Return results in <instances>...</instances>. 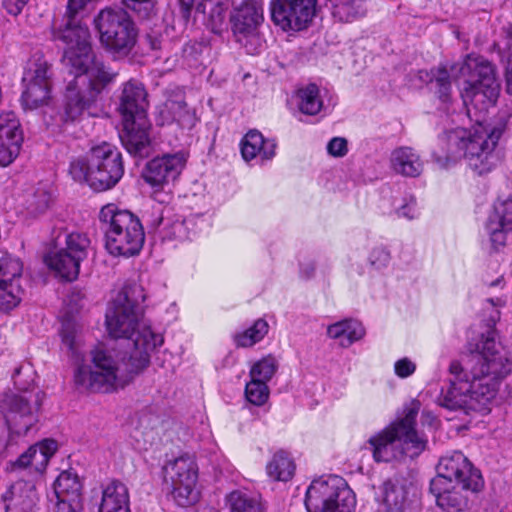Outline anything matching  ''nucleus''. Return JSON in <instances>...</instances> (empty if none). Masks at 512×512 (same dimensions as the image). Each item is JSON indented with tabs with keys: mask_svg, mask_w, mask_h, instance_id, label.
Here are the masks:
<instances>
[{
	"mask_svg": "<svg viewBox=\"0 0 512 512\" xmlns=\"http://www.w3.org/2000/svg\"><path fill=\"white\" fill-rule=\"evenodd\" d=\"M179 4L182 17L185 20H188L190 17L192 7L194 5V0H179Z\"/></svg>",
	"mask_w": 512,
	"mask_h": 512,
	"instance_id": "obj_63",
	"label": "nucleus"
},
{
	"mask_svg": "<svg viewBox=\"0 0 512 512\" xmlns=\"http://www.w3.org/2000/svg\"><path fill=\"white\" fill-rule=\"evenodd\" d=\"M28 0H3V7L11 15H18L23 10Z\"/></svg>",
	"mask_w": 512,
	"mask_h": 512,
	"instance_id": "obj_62",
	"label": "nucleus"
},
{
	"mask_svg": "<svg viewBox=\"0 0 512 512\" xmlns=\"http://www.w3.org/2000/svg\"><path fill=\"white\" fill-rule=\"evenodd\" d=\"M507 45L509 50L508 65L506 71V81L508 90H512V22L506 29Z\"/></svg>",
	"mask_w": 512,
	"mask_h": 512,
	"instance_id": "obj_59",
	"label": "nucleus"
},
{
	"mask_svg": "<svg viewBox=\"0 0 512 512\" xmlns=\"http://www.w3.org/2000/svg\"><path fill=\"white\" fill-rule=\"evenodd\" d=\"M364 326L357 320L345 319L328 326L327 335L331 339L337 340L343 348L351 346L354 342L361 340L365 336Z\"/></svg>",
	"mask_w": 512,
	"mask_h": 512,
	"instance_id": "obj_33",
	"label": "nucleus"
},
{
	"mask_svg": "<svg viewBox=\"0 0 512 512\" xmlns=\"http://www.w3.org/2000/svg\"><path fill=\"white\" fill-rule=\"evenodd\" d=\"M94 60L90 44L66 48L62 57L64 66L76 80L80 75H85Z\"/></svg>",
	"mask_w": 512,
	"mask_h": 512,
	"instance_id": "obj_34",
	"label": "nucleus"
},
{
	"mask_svg": "<svg viewBox=\"0 0 512 512\" xmlns=\"http://www.w3.org/2000/svg\"><path fill=\"white\" fill-rule=\"evenodd\" d=\"M43 397L41 390L3 396L0 411L11 434L25 436L36 426Z\"/></svg>",
	"mask_w": 512,
	"mask_h": 512,
	"instance_id": "obj_10",
	"label": "nucleus"
},
{
	"mask_svg": "<svg viewBox=\"0 0 512 512\" xmlns=\"http://www.w3.org/2000/svg\"><path fill=\"white\" fill-rule=\"evenodd\" d=\"M504 130V123L494 126L478 123L469 130H452L445 136L449 146L445 159L456 160L463 157L473 172L479 176L485 175L496 166L498 157L495 148Z\"/></svg>",
	"mask_w": 512,
	"mask_h": 512,
	"instance_id": "obj_3",
	"label": "nucleus"
},
{
	"mask_svg": "<svg viewBox=\"0 0 512 512\" xmlns=\"http://www.w3.org/2000/svg\"><path fill=\"white\" fill-rule=\"evenodd\" d=\"M56 450V441L45 439L36 445L30 446L15 461L11 462L10 470L13 472L30 468L37 473H42Z\"/></svg>",
	"mask_w": 512,
	"mask_h": 512,
	"instance_id": "obj_23",
	"label": "nucleus"
},
{
	"mask_svg": "<svg viewBox=\"0 0 512 512\" xmlns=\"http://www.w3.org/2000/svg\"><path fill=\"white\" fill-rule=\"evenodd\" d=\"M419 410L420 402L414 400L405 407L404 417L395 422L402 456L418 457L427 447V438L415 430Z\"/></svg>",
	"mask_w": 512,
	"mask_h": 512,
	"instance_id": "obj_17",
	"label": "nucleus"
},
{
	"mask_svg": "<svg viewBox=\"0 0 512 512\" xmlns=\"http://www.w3.org/2000/svg\"><path fill=\"white\" fill-rule=\"evenodd\" d=\"M207 7H209V13L206 26L215 34H221L223 31H226L228 27L226 21L228 6L222 2L214 3L210 0H206L204 3L198 5L197 10L203 8L204 12Z\"/></svg>",
	"mask_w": 512,
	"mask_h": 512,
	"instance_id": "obj_39",
	"label": "nucleus"
},
{
	"mask_svg": "<svg viewBox=\"0 0 512 512\" xmlns=\"http://www.w3.org/2000/svg\"><path fill=\"white\" fill-rule=\"evenodd\" d=\"M23 264L17 257L8 253L0 256V313H6L19 305L23 289L19 284Z\"/></svg>",
	"mask_w": 512,
	"mask_h": 512,
	"instance_id": "obj_14",
	"label": "nucleus"
},
{
	"mask_svg": "<svg viewBox=\"0 0 512 512\" xmlns=\"http://www.w3.org/2000/svg\"><path fill=\"white\" fill-rule=\"evenodd\" d=\"M82 484L78 476L71 471H63L54 483L57 499L76 501L81 500Z\"/></svg>",
	"mask_w": 512,
	"mask_h": 512,
	"instance_id": "obj_37",
	"label": "nucleus"
},
{
	"mask_svg": "<svg viewBox=\"0 0 512 512\" xmlns=\"http://www.w3.org/2000/svg\"><path fill=\"white\" fill-rule=\"evenodd\" d=\"M22 144L11 142L5 145L3 139H0V167H7L18 157Z\"/></svg>",
	"mask_w": 512,
	"mask_h": 512,
	"instance_id": "obj_54",
	"label": "nucleus"
},
{
	"mask_svg": "<svg viewBox=\"0 0 512 512\" xmlns=\"http://www.w3.org/2000/svg\"><path fill=\"white\" fill-rule=\"evenodd\" d=\"M62 343L67 347L68 351L71 352L75 358L81 357L80 342L81 338L78 334L76 324L71 321H65L62 323L61 328Z\"/></svg>",
	"mask_w": 512,
	"mask_h": 512,
	"instance_id": "obj_50",
	"label": "nucleus"
},
{
	"mask_svg": "<svg viewBox=\"0 0 512 512\" xmlns=\"http://www.w3.org/2000/svg\"><path fill=\"white\" fill-rule=\"evenodd\" d=\"M89 247L90 240L86 235L71 233L66 237V248L64 250L82 262L88 255Z\"/></svg>",
	"mask_w": 512,
	"mask_h": 512,
	"instance_id": "obj_49",
	"label": "nucleus"
},
{
	"mask_svg": "<svg viewBox=\"0 0 512 512\" xmlns=\"http://www.w3.org/2000/svg\"><path fill=\"white\" fill-rule=\"evenodd\" d=\"M145 299L146 295L141 285L126 284L106 311L105 322L109 335L113 338L132 339V342L129 343L130 350H133V342L144 327L156 333L143 317Z\"/></svg>",
	"mask_w": 512,
	"mask_h": 512,
	"instance_id": "obj_5",
	"label": "nucleus"
},
{
	"mask_svg": "<svg viewBox=\"0 0 512 512\" xmlns=\"http://www.w3.org/2000/svg\"><path fill=\"white\" fill-rule=\"evenodd\" d=\"M54 38L65 43L67 48L80 47L89 44V30L75 18L68 17L64 28L54 32Z\"/></svg>",
	"mask_w": 512,
	"mask_h": 512,
	"instance_id": "obj_36",
	"label": "nucleus"
},
{
	"mask_svg": "<svg viewBox=\"0 0 512 512\" xmlns=\"http://www.w3.org/2000/svg\"><path fill=\"white\" fill-rule=\"evenodd\" d=\"M22 104L25 109H37L48 103L50 99L51 83H24Z\"/></svg>",
	"mask_w": 512,
	"mask_h": 512,
	"instance_id": "obj_38",
	"label": "nucleus"
},
{
	"mask_svg": "<svg viewBox=\"0 0 512 512\" xmlns=\"http://www.w3.org/2000/svg\"><path fill=\"white\" fill-rule=\"evenodd\" d=\"M398 217L406 219H414L418 216L416 208V199L413 196H406L402 199L401 204L395 208Z\"/></svg>",
	"mask_w": 512,
	"mask_h": 512,
	"instance_id": "obj_55",
	"label": "nucleus"
},
{
	"mask_svg": "<svg viewBox=\"0 0 512 512\" xmlns=\"http://www.w3.org/2000/svg\"><path fill=\"white\" fill-rule=\"evenodd\" d=\"M229 512H264L261 495L248 488H239L231 491L225 497Z\"/></svg>",
	"mask_w": 512,
	"mask_h": 512,
	"instance_id": "obj_32",
	"label": "nucleus"
},
{
	"mask_svg": "<svg viewBox=\"0 0 512 512\" xmlns=\"http://www.w3.org/2000/svg\"><path fill=\"white\" fill-rule=\"evenodd\" d=\"M423 166L420 155L411 147L401 146L391 152L390 167L396 174L418 177L423 171Z\"/></svg>",
	"mask_w": 512,
	"mask_h": 512,
	"instance_id": "obj_28",
	"label": "nucleus"
},
{
	"mask_svg": "<svg viewBox=\"0 0 512 512\" xmlns=\"http://www.w3.org/2000/svg\"><path fill=\"white\" fill-rule=\"evenodd\" d=\"M151 225L155 229H160L163 238L173 240L186 237L184 221L180 217L173 218L170 208H154Z\"/></svg>",
	"mask_w": 512,
	"mask_h": 512,
	"instance_id": "obj_31",
	"label": "nucleus"
},
{
	"mask_svg": "<svg viewBox=\"0 0 512 512\" xmlns=\"http://www.w3.org/2000/svg\"><path fill=\"white\" fill-rule=\"evenodd\" d=\"M294 471L293 461L283 451L274 454L272 460L267 464V473L274 480L288 481L292 478Z\"/></svg>",
	"mask_w": 512,
	"mask_h": 512,
	"instance_id": "obj_42",
	"label": "nucleus"
},
{
	"mask_svg": "<svg viewBox=\"0 0 512 512\" xmlns=\"http://www.w3.org/2000/svg\"><path fill=\"white\" fill-rule=\"evenodd\" d=\"M69 173L75 181L87 183L102 192L113 188L124 174L122 155L112 144L93 146L86 157L74 159Z\"/></svg>",
	"mask_w": 512,
	"mask_h": 512,
	"instance_id": "obj_4",
	"label": "nucleus"
},
{
	"mask_svg": "<svg viewBox=\"0 0 512 512\" xmlns=\"http://www.w3.org/2000/svg\"><path fill=\"white\" fill-rule=\"evenodd\" d=\"M163 336L144 327L133 342V350L116 353L104 347L91 351V365L75 371L76 385L92 392H110L123 386L134 374L146 368L151 353L163 344Z\"/></svg>",
	"mask_w": 512,
	"mask_h": 512,
	"instance_id": "obj_2",
	"label": "nucleus"
},
{
	"mask_svg": "<svg viewBox=\"0 0 512 512\" xmlns=\"http://www.w3.org/2000/svg\"><path fill=\"white\" fill-rule=\"evenodd\" d=\"M425 76L435 84V93L439 100L444 104H449L452 101V87L450 76L445 67H438L431 70V72H424Z\"/></svg>",
	"mask_w": 512,
	"mask_h": 512,
	"instance_id": "obj_43",
	"label": "nucleus"
},
{
	"mask_svg": "<svg viewBox=\"0 0 512 512\" xmlns=\"http://www.w3.org/2000/svg\"><path fill=\"white\" fill-rule=\"evenodd\" d=\"M276 142L273 139H264L257 130H250L241 141V154L245 161L256 156L270 160L275 156Z\"/></svg>",
	"mask_w": 512,
	"mask_h": 512,
	"instance_id": "obj_29",
	"label": "nucleus"
},
{
	"mask_svg": "<svg viewBox=\"0 0 512 512\" xmlns=\"http://www.w3.org/2000/svg\"><path fill=\"white\" fill-rule=\"evenodd\" d=\"M184 154H166L147 163L144 179L153 187H161L174 181L184 168Z\"/></svg>",
	"mask_w": 512,
	"mask_h": 512,
	"instance_id": "obj_19",
	"label": "nucleus"
},
{
	"mask_svg": "<svg viewBox=\"0 0 512 512\" xmlns=\"http://www.w3.org/2000/svg\"><path fill=\"white\" fill-rule=\"evenodd\" d=\"M390 258L391 257L389 251L386 248L379 246L375 247L370 252L368 260L371 266L377 270H380L387 267L390 262Z\"/></svg>",
	"mask_w": 512,
	"mask_h": 512,
	"instance_id": "obj_56",
	"label": "nucleus"
},
{
	"mask_svg": "<svg viewBox=\"0 0 512 512\" xmlns=\"http://www.w3.org/2000/svg\"><path fill=\"white\" fill-rule=\"evenodd\" d=\"M470 375L464 374L458 361L449 366L450 386L442 390L438 402L449 410L473 407V402L486 406L497 394L500 383L511 372L508 350L496 341V331L482 336L477 350L471 355Z\"/></svg>",
	"mask_w": 512,
	"mask_h": 512,
	"instance_id": "obj_1",
	"label": "nucleus"
},
{
	"mask_svg": "<svg viewBox=\"0 0 512 512\" xmlns=\"http://www.w3.org/2000/svg\"><path fill=\"white\" fill-rule=\"evenodd\" d=\"M123 129L119 134L122 145L127 152L135 157L144 158L150 152V139L148 118L122 120Z\"/></svg>",
	"mask_w": 512,
	"mask_h": 512,
	"instance_id": "obj_22",
	"label": "nucleus"
},
{
	"mask_svg": "<svg viewBox=\"0 0 512 512\" xmlns=\"http://www.w3.org/2000/svg\"><path fill=\"white\" fill-rule=\"evenodd\" d=\"M98 97L71 80L66 88L61 118L65 123L79 121L85 114L90 115Z\"/></svg>",
	"mask_w": 512,
	"mask_h": 512,
	"instance_id": "obj_21",
	"label": "nucleus"
},
{
	"mask_svg": "<svg viewBox=\"0 0 512 512\" xmlns=\"http://www.w3.org/2000/svg\"><path fill=\"white\" fill-rule=\"evenodd\" d=\"M268 323L264 319H257L253 325L235 336L239 347H251L261 341L268 333Z\"/></svg>",
	"mask_w": 512,
	"mask_h": 512,
	"instance_id": "obj_44",
	"label": "nucleus"
},
{
	"mask_svg": "<svg viewBox=\"0 0 512 512\" xmlns=\"http://www.w3.org/2000/svg\"><path fill=\"white\" fill-rule=\"evenodd\" d=\"M269 393L267 383L254 380L252 378L245 387L246 399L255 406H262L265 404L269 398Z\"/></svg>",
	"mask_w": 512,
	"mask_h": 512,
	"instance_id": "obj_52",
	"label": "nucleus"
},
{
	"mask_svg": "<svg viewBox=\"0 0 512 512\" xmlns=\"http://www.w3.org/2000/svg\"><path fill=\"white\" fill-rule=\"evenodd\" d=\"M430 492L435 497L436 504L445 512H461L468 507L469 502L479 492L468 491L462 485L446 483L441 478H433L430 482Z\"/></svg>",
	"mask_w": 512,
	"mask_h": 512,
	"instance_id": "obj_18",
	"label": "nucleus"
},
{
	"mask_svg": "<svg viewBox=\"0 0 512 512\" xmlns=\"http://www.w3.org/2000/svg\"><path fill=\"white\" fill-rule=\"evenodd\" d=\"M35 372L30 364H22L14 370L12 379L18 393L35 392L40 390L34 387Z\"/></svg>",
	"mask_w": 512,
	"mask_h": 512,
	"instance_id": "obj_47",
	"label": "nucleus"
},
{
	"mask_svg": "<svg viewBox=\"0 0 512 512\" xmlns=\"http://www.w3.org/2000/svg\"><path fill=\"white\" fill-rule=\"evenodd\" d=\"M416 370V365L409 358H402L395 362L394 371L400 378H407L411 376Z\"/></svg>",
	"mask_w": 512,
	"mask_h": 512,
	"instance_id": "obj_58",
	"label": "nucleus"
},
{
	"mask_svg": "<svg viewBox=\"0 0 512 512\" xmlns=\"http://www.w3.org/2000/svg\"><path fill=\"white\" fill-rule=\"evenodd\" d=\"M121 3L140 19H150L156 15V1L154 0H121Z\"/></svg>",
	"mask_w": 512,
	"mask_h": 512,
	"instance_id": "obj_53",
	"label": "nucleus"
},
{
	"mask_svg": "<svg viewBox=\"0 0 512 512\" xmlns=\"http://www.w3.org/2000/svg\"><path fill=\"white\" fill-rule=\"evenodd\" d=\"M45 263L62 279L73 281L78 277L81 262L64 249H61L49 253L45 257Z\"/></svg>",
	"mask_w": 512,
	"mask_h": 512,
	"instance_id": "obj_35",
	"label": "nucleus"
},
{
	"mask_svg": "<svg viewBox=\"0 0 512 512\" xmlns=\"http://www.w3.org/2000/svg\"><path fill=\"white\" fill-rule=\"evenodd\" d=\"M315 265L313 263H308L303 265L300 270V274L303 278L308 279L314 275Z\"/></svg>",
	"mask_w": 512,
	"mask_h": 512,
	"instance_id": "obj_64",
	"label": "nucleus"
},
{
	"mask_svg": "<svg viewBox=\"0 0 512 512\" xmlns=\"http://www.w3.org/2000/svg\"><path fill=\"white\" fill-rule=\"evenodd\" d=\"M465 77L461 97L465 105L483 109L493 105L499 95V84L493 65L480 56H468L459 69Z\"/></svg>",
	"mask_w": 512,
	"mask_h": 512,
	"instance_id": "obj_8",
	"label": "nucleus"
},
{
	"mask_svg": "<svg viewBox=\"0 0 512 512\" xmlns=\"http://www.w3.org/2000/svg\"><path fill=\"white\" fill-rule=\"evenodd\" d=\"M147 91L144 85L136 80H129L123 84L119 96L118 111L122 120L147 118Z\"/></svg>",
	"mask_w": 512,
	"mask_h": 512,
	"instance_id": "obj_20",
	"label": "nucleus"
},
{
	"mask_svg": "<svg viewBox=\"0 0 512 512\" xmlns=\"http://www.w3.org/2000/svg\"><path fill=\"white\" fill-rule=\"evenodd\" d=\"M435 478H441L446 483H452L454 480L472 492H481L484 487L481 472L460 451H453L440 458Z\"/></svg>",
	"mask_w": 512,
	"mask_h": 512,
	"instance_id": "obj_12",
	"label": "nucleus"
},
{
	"mask_svg": "<svg viewBox=\"0 0 512 512\" xmlns=\"http://www.w3.org/2000/svg\"><path fill=\"white\" fill-rule=\"evenodd\" d=\"M51 83L50 65L41 55L35 54L27 64L23 83Z\"/></svg>",
	"mask_w": 512,
	"mask_h": 512,
	"instance_id": "obj_41",
	"label": "nucleus"
},
{
	"mask_svg": "<svg viewBox=\"0 0 512 512\" xmlns=\"http://www.w3.org/2000/svg\"><path fill=\"white\" fill-rule=\"evenodd\" d=\"M366 13L363 0H348L335 7L334 16L342 22H353Z\"/></svg>",
	"mask_w": 512,
	"mask_h": 512,
	"instance_id": "obj_46",
	"label": "nucleus"
},
{
	"mask_svg": "<svg viewBox=\"0 0 512 512\" xmlns=\"http://www.w3.org/2000/svg\"><path fill=\"white\" fill-rule=\"evenodd\" d=\"M82 500H58L55 512H82Z\"/></svg>",
	"mask_w": 512,
	"mask_h": 512,
	"instance_id": "obj_60",
	"label": "nucleus"
},
{
	"mask_svg": "<svg viewBox=\"0 0 512 512\" xmlns=\"http://www.w3.org/2000/svg\"><path fill=\"white\" fill-rule=\"evenodd\" d=\"M97 506V512H131L127 485L117 479L102 484Z\"/></svg>",
	"mask_w": 512,
	"mask_h": 512,
	"instance_id": "obj_26",
	"label": "nucleus"
},
{
	"mask_svg": "<svg viewBox=\"0 0 512 512\" xmlns=\"http://www.w3.org/2000/svg\"><path fill=\"white\" fill-rule=\"evenodd\" d=\"M412 488V482L404 476L396 475L385 481L382 488L383 512H404Z\"/></svg>",
	"mask_w": 512,
	"mask_h": 512,
	"instance_id": "obj_25",
	"label": "nucleus"
},
{
	"mask_svg": "<svg viewBox=\"0 0 512 512\" xmlns=\"http://www.w3.org/2000/svg\"><path fill=\"white\" fill-rule=\"evenodd\" d=\"M319 92L320 90L318 86L313 83L298 90V107L303 114L316 115L321 111L323 102L320 98Z\"/></svg>",
	"mask_w": 512,
	"mask_h": 512,
	"instance_id": "obj_40",
	"label": "nucleus"
},
{
	"mask_svg": "<svg viewBox=\"0 0 512 512\" xmlns=\"http://www.w3.org/2000/svg\"><path fill=\"white\" fill-rule=\"evenodd\" d=\"M263 20V6L259 1L243 0L234 4L230 22L237 42L247 46L248 38L257 39V31Z\"/></svg>",
	"mask_w": 512,
	"mask_h": 512,
	"instance_id": "obj_15",
	"label": "nucleus"
},
{
	"mask_svg": "<svg viewBox=\"0 0 512 512\" xmlns=\"http://www.w3.org/2000/svg\"><path fill=\"white\" fill-rule=\"evenodd\" d=\"M4 512H39L40 496L32 481L17 480L0 492Z\"/></svg>",
	"mask_w": 512,
	"mask_h": 512,
	"instance_id": "obj_16",
	"label": "nucleus"
},
{
	"mask_svg": "<svg viewBox=\"0 0 512 512\" xmlns=\"http://www.w3.org/2000/svg\"><path fill=\"white\" fill-rule=\"evenodd\" d=\"M94 27L101 46L116 58L127 57L137 43L136 25L122 8L100 10L94 18Z\"/></svg>",
	"mask_w": 512,
	"mask_h": 512,
	"instance_id": "obj_7",
	"label": "nucleus"
},
{
	"mask_svg": "<svg viewBox=\"0 0 512 512\" xmlns=\"http://www.w3.org/2000/svg\"><path fill=\"white\" fill-rule=\"evenodd\" d=\"M168 110L173 115V120L184 129H191L196 124L195 112L187 107L183 101H171L168 105Z\"/></svg>",
	"mask_w": 512,
	"mask_h": 512,
	"instance_id": "obj_48",
	"label": "nucleus"
},
{
	"mask_svg": "<svg viewBox=\"0 0 512 512\" xmlns=\"http://www.w3.org/2000/svg\"><path fill=\"white\" fill-rule=\"evenodd\" d=\"M327 152L333 157H344L348 152L347 140L343 137H334L327 144Z\"/></svg>",
	"mask_w": 512,
	"mask_h": 512,
	"instance_id": "obj_57",
	"label": "nucleus"
},
{
	"mask_svg": "<svg viewBox=\"0 0 512 512\" xmlns=\"http://www.w3.org/2000/svg\"><path fill=\"white\" fill-rule=\"evenodd\" d=\"M12 137L17 144L23 143V131L21 124L12 111L0 113V139Z\"/></svg>",
	"mask_w": 512,
	"mask_h": 512,
	"instance_id": "obj_45",
	"label": "nucleus"
},
{
	"mask_svg": "<svg viewBox=\"0 0 512 512\" xmlns=\"http://www.w3.org/2000/svg\"><path fill=\"white\" fill-rule=\"evenodd\" d=\"M105 247L111 255L130 257L139 254L145 233L137 216L115 204L104 206L99 213Z\"/></svg>",
	"mask_w": 512,
	"mask_h": 512,
	"instance_id": "obj_6",
	"label": "nucleus"
},
{
	"mask_svg": "<svg viewBox=\"0 0 512 512\" xmlns=\"http://www.w3.org/2000/svg\"><path fill=\"white\" fill-rule=\"evenodd\" d=\"M35 198L37 200L30 204L31 210L35 213L44 212L49 207V196L44 192H40L37 195H35Z\"/></svg>",
	"mask_w": 512,
	"mask_h": 512,
	"instance_id": "obj_61",
	"label": "nucleus"
},
{
	"mask_svg": "<svg viewBox=\"0 0 512 512\" xmlns=\"http://www.w3.org/2000/svg\"><path fill=\"white\" fill-rule=\"evenodd\" d=\"M487 230L495 246H503L506 234L512 231V199H498L489 215Z\"/></svg>",
	"mask_w": 512,
	"mask_h": 512,
	"instance_id": "obj_24",
	"label": "nucleus"
},
{
	"mask_svg": "<svg viewBox=\"0 0 512 512\" xmlns=\"http://www.w3.org/2000/svg\"><path fill=\"white\" fill-rule=\"evenodd\" d=\"M316 0H271L273 23L283 31L306 29L316 12Z\"/></svg>",
	"mask_w": 512,
	"mask_h": 512,
	"instance_id": "obj_13",
	"label": "nucleus"
},
{
	"mask_svg": "<svg viewBox=\"0 0 512 512\" xmlns=\"http://www.w3.org/2000/svg\"><path fill=\"white\" fill-rule=\"evenodd\" d=\"M116 73L110 71L101 61L93 60L87 73L80 75L76 80L83 88H86L90 93L98 97L103 89L111 83Z\"/></svg>",
	"mask_w": 512,
	"mask_h": 512,
	"instance_id": "obj_30",
	"label": "nucleus"
},
{
	"mask_svg": "<svg viewBox=\"0 0 512 512\" xmlns=\"http://www.w3.org/2000/svg\"><path fill=\"white\" fill-rule=\"evenodd\" d=\"M166 478L170 481L172 495L181 507L193 505L198 500L196 483L198 467L190 456H180L165 467Z\"/></svg>",
	"mask_w": 512,
	"mask_h": 512,
	"instance_id": "obj_11",
	"label": "nucleus"
},
{
	"mask_svg": "<svg viewBox=\"0 0 512 512\" xmlns=\"http://www.w3.org/2000/svg\"><path fill=\"white\" fill-rule=\"evenodd\" d=\"M277 361L273 356H266L256 362L251 370L250 377L257 381L267 383L277 371Z\"/></svg>",
	"mask_w": 512,
	"mask_h": 512,
	"instance_id": "obj_51",
	"label": "nucleus"
},
{
	"mask_svg": "<svg viewBox=\"0 0 512 512\" xmlns=\"http://www.w3.org/2000/svg\"><path fill=\"white\" fill-rule=\"evenodd\" d=\"M355 504L352 490L337 476L314 480L306 491L308 512H353Z\"/></svg>",
	"mask_w": 512,
	"mask_h": 512,
	"instance_id": "obj_9",
	"label": "nucleus"
},
{
	"mask_svg": "<svg viewBox=\"0 0 512 512\" xmlns=\"http://www.w3.org/2000/svg\"><path fill=\"white\" fill-rule=\"evenodd\" d=\"M368 443L376 462H390L402 457L396 423L371 436Z\"/></svg>",
	"mask_w": 512,
	"mask_h": 512,
	"instance_id": "obj_27",
	"label": "nucleus"
}]
</instances>
